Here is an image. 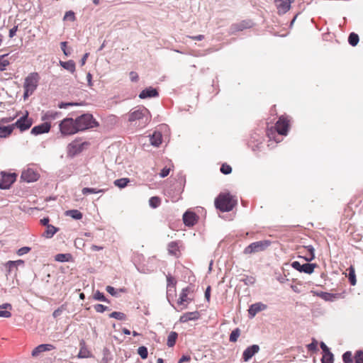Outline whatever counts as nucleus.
Wrapping results in <instances>:
<instances>
[{
  "mask_svg": "<svg viewBox=\"0 0 363 363\" xmlns=\"http://www.w3.org/2000/svg\"><path fill=\"white\" fill-rule=\"evenodd\" d=\"M151 121V114L149 110L144 106H138L133 108L128 113V121L134 123L135 125L145 128Z\"/></svg>",
  "mask_w": 363,
  "mask_h": 363,
  "instance_id": "obj_1",
  "label": "nucleus"
},
{
  "mask_svg": "<svg viewBox=\"0 0 363 363\" xmlns=\"http://www.w3.org/2000/svg\"><path fill=\"white\" fill-rule=\"evenodd\" d=\"M237 204V200L230 194H220L215 200V206L222 212H229Z\"/></svg>",
  "mask_w": 363,
  "mask_h": 363,
  "instance_id": "obj_2",
  "label": "nucleus"
},
{
  "mask_svg": "<svg viewBox=\"0 0 363 363\" xmlns=\"http://www.w3.org/2000/svg\"><path fill=\"white\" fill-rule=\"evenodd\" d=\"M78 131L99 126L98 122L89 113L82 114L75 119Z\"/></svg>",
  "mask_w": 363,
  "mask_h": 363,
  "instance_id": "obj_3",
  "label": "nucleus"
},
{
  "mask_svg": "<svg viewBox=\"0 0 363 363\" xmlns=\"http://www.w3.org/2000/svg\"><path fill=\"white\" fill-rule=\"evenodd\" d=\"M60 133L63 136L72 135L78 133L76 121L72 118H65L59 124Z\"/></svg>",
  "mask_w": 363,
  "mask_h": 363,
  "instance_id": "obj_4",
  "label": "nucleus"
},
{
  "mask_svg": "<svg viewBox=\"0 0 363 363\" xmlns=\"http://www.w3.org/2000/svg\"><path fill=\"white\" fill-rule=\"evenodd\" d=\"M271 245L269 240H259L249 245L244 250V253L246 255L256 253L264 251Z\"/></svg>",
  "mask_w": 363,
  "mask_h": 363,
  "instance_id": "obj_5",
  "label": "nucleus"
},
{
  "mask_svg": "<svg viewBox=\"0 0 363 363\" xmlns=\"http://www.w3.org/2000/svg\"><path fill=\"white\" fill-rule=\"evenodd\" d=\"M40 76L38 72L30 73L25 79L23 89L35 91L38 86Z\"/></svg>",
  "mask_w": 363,
  "mask_h": 363,
  "instance_id": "obj_6",
  "label": "nucleus"
},
{
  "mask_svg": "<svg viewBox=\"0 0 363 363\" xmlns=\"http://www.w3.org/2000/svg\"><path fill=\"white\" fill-rule=\"evenodd\" d=\"M88 145L89 143L86 142L82 143L79 140H74L67 145L68 156L74 157L80 153Z\"/></svg>",
  "mask_w": 363,
  "mask_h": 363,
  "instance_id": "obj_7",
  "label": "nucleus"
},
{
  "mask_svg": "<svg viewBox=\"0 0 363 363\" xmlns=\"http://www.w3.org/2000/svg\"><path fill=\"white\" fill-rule=\"evenodd\" d=\"M33 124V120L28 118V113L26 111V114L21 116L16 121L15 123H13V128H19L21 131H25L29 129Z\"/></svg>",
  "mask_w": 363,
  "mask_h": 363,
  "instance_id": "obj_8",
  "label": "nucleus"
},
{
  "mask_svg": "<svg viewBox=\"0 0 363 363\" xmlns=\"http://www.w3.org/2000/svg\"><path fill=\"white\" fill-rule=\"evenodd\" d=\"M316 264L305 263L300 264L298 261H294L291 263V267L300 272H304L311 274L313 272L314 269L316 267Z\"/></svg>",
  "mask_w": 363,
  "mask_h": 363,
  "instance_id": "obj_9",
  "label": "nucleus"
},
{
  "mask_svg": "<svg viewBox=\"0 0 363 363\" xmlns=\"http://www.w3.org/2000/svg\"><path fill=\"white\" fill-rule=\"evenodd\" d=\"M39 178L38 172L33 168L28 167L24 169L21 176V179L28 183L34 182Z\"/></svg>",
  "mask_w": 363,
  "mask_h": 363,
  "instance_id": "obj_10",
  "label": "nucleus"
},
{
  "mask_svg": "<svg viewBox=\"0 0 363 363\" xmlns=\"http://www.w3.org/2000/svg\"><path fill=\"white\" fill-rule=\"evenodd\" d=\"M1 179L0 181V189H8L11 185L16 181L15 174H6L1 172Z\"/></svg>",
  "mask_w": 363,
  "mask_h": 363,
  "instance_id": "obj_11",
  "label": "nucleus"
},
{
  "mask_svg": "<svg viewBox=\"0 0 363 363\" xmlns=\"http://www.w3.org/2000/svg\"><path fill=\"white\" fill-rule=\"evenodd\" d=\"M289 120L284 116H281L279 121L276 123L277 131L280 135H286L289 129Z\"/></svg>",
  "mask_w": 363,
  "mask_h": 363,
  "instance_id": "obj_12",
  "label": "nucleus"
},
{
  "mask_svg": "<svg viewBox=\"0 0 363 363\" xmlns=\"http://www.w3.org/2000/svg\"><path fill=\"white\" fill-rule=\"evenodd\" d=\"M259 351V347L257 345H252L247 347L242 353V359L245 362H248L255 354Z\"/></svg>",
  "mask_w": 363,
  "mask_h": 363,
  "instance_id": "obj_13",
  "label": "nucleus"
},
{
  "mask_svg": "<svg viewBox=\"0 0 363 363\" xmlns=\"http://www.w3.org/2000/svg\"><path fill=\"white\" fill-rule=\"evenodd\" d=\"M291 4L290 0H275V5L278 10V13H286L290 9Z\"/></svg>",
  "mask_w": 363,
  "mask_h": 363,
  "instance_id": "obj_14",
  "label": "nucleus"
},
{
  "mask_svg": "<svg viewBox=\"0 0 363 363\" xmlns=\"http://www.w3.org/2000/svg\"><path fill=\"white\" fill-rule=\"evenodd\" d=\"M51 125L49 123H43L38 125L34 126L31 129V134L38 135L43 133H48L50 130Z\"/></svg>",
  "mask_w": 363,
  "mask_h": 363,
  "instance_id": "obj_15",
  "label": "nucleus"
},
{
  "mask_svg": "<svg viewBox=\"0 0 363 363\" xmlns=\"http://www.w3.org/2000/svg\"><path fill=\"white\" fill-rule=\"evenodd\" d=\"M200 318L199 312L197 311L193 312H187L180 316V323H186L189 320H196Z\"/></svg>",
  "mask_w": 363,
  "mask_h": 363,
  "instance_id": "obj_16",
  "label": "nucleus"
},
{
  "mask_svg": "<svg viewBox=\"0 0 363 363\" xmlns=\"http://www.w3.org/2000/svg\"><path fill=\"white\" fill-rule=\"evenodd\" d=\"M55 347L51 344H42L34 348V350L32 351V356L33 357H37L38 356L41 352H45V351H50L53 350Z\"/></svg>",
  "mask_w": 363,
  "mask_h": 363,
  "instance_id": "obj_17",
  "label": "nucleus"
},
{
  "mask_svg": "<svg viewBox=\"0 0 363 363\" xmlns=\"http://www.w3.org/2000/svg\"><path fill=\"white\" fill-rule=\"evenodd\" d=\"M157 96H158V92H157V89H154L151 86L145 89L139 94V97L142 99H144L146 98L156 97Z\"/></svg>",
  "mask_w": 363,
  "mask_h": 363,
  "instance_id": "obj_18",
  "label": "nucleus"
},
{
  "mask_svg": "<svg viewBox=\"0 0 363 363\" xmlns=\"http://www.w3.org/2000/svg\"><path fill=\"white\" fill-rule=\"evenodd\" d=\"M162 141V133L159 131H155L152 135H150V143L155 147H158Z\"/></svg>",
  "mask_w": 363,
  "mask_h": 363,
  "instance_id": "obj_19",
  "label": "nucleus"
},
{
  "mask_svg": "<svg viewBox=\"0 0 363 363\" xmlns=\"http://www.w3.org/2000/svg\"><path fill=\"white\" fill-rule=\"evenodd\" d=\"M196 214L193 212L186 211L183 215V220L186 225H194L196 222Z\"/></svg>",
  "mask_w": 363,
  "mask_h": 363,
  "instance_id": "obj_20",
  "label": "nucleus"
},
{
  "mask_svg": "<svg viewBox=\"0 0 363 363\" xmlns=\"http://www.w3.org/2000/svg\"><path fill=\"white\" fill-rule=\"evenodd\" d=\"M266 306L262 303H256L252 304L248 310V313L250 317H254L257 313L264 310Z\"/></svg>",
  "mask_w": 363,
  "mask_h": 363,
  "instance_id": "obj_21",
  "label": "nucleus"
},
{
  "mask_svg": "<svg viewBox=\"0 0 363 363\" xmlns=\"http://www.w3.org/2000/svg\"><path fill=\"white\" fill-rule=\"evenodd\" d=\"M188 291H189V289L188 288H185V289H183L180 295H179V298L177 301V303L180 306H184V307L182 308H186V305L184 306V303L185 302H188L189 301V298H188Z\"/></svg>",
  "mask_w": 363,
  "mask_h": 363,
  "instance_id": "obj_22",
  "label": "nucleus"
},
{
  "mask_svg": "<svg viewBox=\"0 0 363 363\" xmlns=\"http://www.w3.org/2000/svg\"><path fill=\"white\" fill-rule=\"evenodd\" d=\"M251 27V23L247 21H242L239 23L233 24L231 26L233 32L241 31L245 28Z\"/></svg>",
  "mask_w": 363,
  "mask_h": 363,
  "instance_id": "obj_23",
  "label": "nucleus"
},
{
  "mask_svg": "<svg viewBox=\"0 0 363 363\" xmlns=\"http://www.w3.org/2000/svg\"><path fill=\"white\" fill-rule=\"evenodd\" d=\"M58 231V228L52 225H48L43 236L46 238H51Z\"/></svg>",
  "mask_w": 363,
  "mask_h": 363,
  "instance_id": "obj_24",
  "label": "nucleus"
},
{
  "mask_svg": "<svg viewBox=\"0 0 363 363\" xmlns=\"http://www.w3.org/2000/svg\"><path fill=\"white\" fill-rule=\"evenodd\" d=\"M13 124L8 126L0 125V138H6L11 134L13 130Z\"/></svg>",
  "mask_w": 363,
  "mask_h": 363,
  "instance_id": "obj_25",
  "label": "nucleus"
},
{
  "mask_svg": "<svg viewBox=\"0 0 363 363\" xmlns=\"http://www.w3.org/2000/svg\"><path fill=\"white\" fill-rule=\"evenodd\" d=\"M60 65L72 73L75 71V63L73 60H68L67 62L60 61Z\"/></svg>",
  "mask_w": 363,
  "mask_h": 363,
  "instance_id": "obj_26",
  "label": "nucleus"
},
{
  "mask_svg": "<svg viewBox=\"0 0 363 363\" xmlns=\"http://www.w3.org/2000/svg\"><path fill=\"white\" fill-rule=\"evenodd\" d=\"M177 337H178L177 333H176L174 331L170 332L167 337V346L169 347H172L175 345Z\"/></svg>",
  "mask_w": 363,
  "mask_h": 363,
  "instance_id": "obj_27",
  "label": "nucleus"
},
{
  "mask_svg": "<svg viewBox=\"0 0 363 363\" xmlns=\"http://www.w3.org/2000/svg\"><path fill=\"white\" fill-rule=\"evenodd\" d=\"M348 271H349V273H348L349 281H350L351 285L354 286L357 283L354 268L352 266H350L348 269Z\"/></svg>",
  "mask_w": 363,
  "mask_h": 363,
  "instance_id": "obj_28",
  "label": "nucleus"
},
{
  "mask_svg": "<svg viewBox=\"0 0 363 363\" xmlns=\"http://www.w3.org/2000/svg\"><path fill=\"white\" fill-rule=\"evenodd\" d=\"M309 253L308 256L305 257V259L308 262H311L315 258V249L312 245H307L303 247Z\"/></svg>",
  "mask_w": 363,
  "mask_h": 363,
  "instance_id": "obj_29",
  "label": "nucleus"
},
{
  "mask_svg": "<svg viewBox=\"0 0 363 363\" xmlns=\"http://www.w3.org/2000/svg\"><path fill=\"white\" fill-rule=\"evenodd\" d=\"M7 55H3L0 56V71H4L10 63L6 57Z\"/></svg>",
  "mask_w": 363,
  "mask_h": 363,
  "instance_id": "obj_30",
  "label": "nucleus"
},
{
  "mask_svg": "<svg viewBox=\"0 0 363 363\" xmlns=\"http://www.w3.org/2000/svg\"><path fill=\"white\" fill-rule=\"evenodd\" d=\"M67 216H69L72 218L79 220L82 218V213L78 210H69L66 212Z\"/></svg>",
  "mask_w": 363,
  "mask_h": 363,
  "instance_id": "obj_31",
  "label": "nucleus"
},
{
  "mask_svg": "<svg viewBox=\"0 0 363 363\" xmlns=\"http://www.w3.org/2000/svg\"><path fill=\"white\" fill-rule=\"evenodd\" d=\"M130 180L128 178H121L114 181V184L119 188H124L129 183Z\"/></svg>",
  "mask_w": 363,
  "mask_h": 363,
  "instance_id": "obj_32",
  "label": "nucleus"
},
{
  "mask_svg": "<svg viewBox=\"0 0 363 363\" xmlns=\"http://www.w3.org/2000/svg\"><path fill=\"white\" fill-rule=\"evenodd\" d=\"M348 42L352 46H355L359 43V36L354 33H351L348 38Z\"/></svg>",
  "mask_w": 363,
  "mask_h": 363,
  "instance_id": "obj_33",
  "label": "nucleus"
},
{
  "mask_svg": "<svg viewBox=\"0 0 363 363\" xmlns=\"http://www.w3.org/2000/svg\"><path fill=\"white\" fill-rule=\"evenodd\" d=\"M240 335V330L239 328H235L231 332L229 340L232 342H235L238 340V338L239 337Z\"/></svg>",
  "mask_w": 363,
  "mask_h": 363,
  "instance_id": "obj_34",
  "label": "nucleus"
},
{
  "mask_svg": "<svg viewBox=\"0 0 363 363\" xmlns=\"http://www.w3.org/2000/svg\"><path fill=\"white\" fill-rule=\"evenodd\" d=\"M70 257V254H57L55 255V259L57 262H63L69 261Z\"/></svg>",
  "mask_w": 363,
  "mask_h": 363,
  "instance_id": "obj_35",
  "label": "nucleus"
},
{
  "mask_svg": "<svg viewBox=\"0 0 363 363\" xmlns=\"http://www.w3.org/2000/svg\"><path fill=\"white\" fill-rule=\"evenodd\" d=\"M106 291L110 294L113 296H118V291L124 292V289H120L118 290H116L114 287L111 286H107L106 288Z\"/></svg>",
  "mask_w": 363,
  "mask_h": 363,
  "instance_id": "obj_36",
  "label": "nucleus"
},
{
  "mask_svg": "<svg viewBox=\"0 0 363 363\" xmlns=\"http://www.w3.org/2000/svg\"><path fill=\"white\" fill-rule=\"evenodd\" d=\"M60 113L53 111H47L45 114L44 118L47 120H54L57 118Z\"/></svg>",
  "mask_w": 363,
  "mask_h": 363,
  "instance_id": "obj_37",
  "label": "nucleus"
},
{
  "mask_svg": "<svg viewBox=\"0 0 363 363\" xmlns=\"http://www.w3.org/2000/svg\"><path fill=\"white\" fill-rule=\"evenodd\" d=\"M110 318H113L120 320H124L126 318V315L121 312L114 311L109 315Z\"/></svg>",
  "mask_w": 363,
  "mask_h": 363,
  "instance_id": "obj_38",
  "label": "nucleus"
},
{
  "mask_svg": "<svg viewBox=\"0 0 363 363\" xmlns=\"http://www.w3.org/2000/svg\"><path fill=\"white\" fill-rule=\"evenodd\" d=\"M168 251L169 254L176 255L178 251V245L176 242H171L168 244Z\"/></svg>",
  "mask_w": 363,
  "mask_h": 363,
  "instance_id": "obj_39",
  "label": "nucleus"
},
{
  "mask_svg": "<svg viewBox=\"0 0 363 363\" xmlns=\"http://www.w3.org/2000/svg\"><path fill=\"white\" fill-rule=\"evenodd\" d=\"M138 353L140 356V357L143 359H145L148 355V351L146 347L141 346L138 349Z\"/></svg>",
  "mask_w": 363,
  "mask_h": 363,
  "instance_id": "obj_40",
  "label": "nucleus"
},
{
  "mask_svg": "<svg viewBox=\"0 0 363 363\" xmlns=\"http://www.w3.org/2000/svg\"><path fill=\"white\" fill-rule=\"evenodd\" d=\"M149 204L152 208H157L160 204V199L157 196H152L149 200Z\"/></svg>",
  "mask_w": 363,
  "mask_h": 363,
  "instance_id": "obj_41",
  "label": "nucleus"
},
{
  "mask_svg": "<svg viewBox=\"0 0 363 363\" xmlns=\"http://www.w3.org/2000/svg\"><path fill=\"white\" fill-rule=\"evenodd\" d=\"M342 360L344 363H353L352 352L350 351L345 352L342 355Z\"/></svg>",
  "mask_w": 363,
  "mask_h": 363,
  "instance_id": "obj_42",
  "label": "nucleus"
},
{
  "mask_svg": "<svg viewBox=\"0 0 363 363\" xmlns=\"http://www.w3.org/2000/svg\"><path fill=\"white\" fill-rule=\"evenodd\" d=\"M94 298L97 301L108 302L104 294L99 291H96L94 294Z\"/></svg>",
  "mask_w": 363,
  "mask_h": 363,
  "instance_id": "obj_43",
  "label": "nucleus"
},
{
  "mask_svg": "<svg viewBox=\"0 0 363 363\" xmlns=\"http://www.w3.org/2000/svg\"><path fill=\"white\" fill-rule=\"evenodd\" d=\"M82 191L83 194H98V193L102 192L103 190L97 189H94V188L85 187V188L82 189Z\"/></svg>",
  "mask_w": 363,
  "mask_h": 363,
  "instance_id": "obj_44",
  "label": "nucleus"
},
{
  "mask_svg": "<svg viewBox=\"0 0 363 363\" xmlns=\"http://www.w3.org/2000/svg\"><path fill=\"white\" fill-rule=\"evenodd\" d=\"M334 355L333 353H330L329 355H323L321 359L322 363H333Z\"/></svg>",
  "mask_w": 363,
  "mask_h": 363,
  "instance_id": "obj_45",
  "label": "nucleus"
},
{
  "mask_svg": "<svg viewBox=\"0 0 363 363\" xmlns=\"http://www.w3.org/2000/svg\"><path fill=\"white\" fill-rule=\"evenodd\" d=\"M63 19L65 21H75L74 13L72 11H67L64 16Z\"/></svg>",
  "mask_w": 363,
  "mask_h": 363,
  "instance_id": "obj_46",
  "label": "nucleus"
},
{
  "mask_svg": "<svg viewBox=\"0 0 363 363\" xmlns=\"http://www.w3.org/2000/svg\"><path fill=\"white\" fill-rule=\"evenodd\" d=\"M220 172L224 174H228L231 173L232 168L230 165H228L227 164H223L220 167Z\"/></svg>",
  "mask_w": 363,
  "mask_h": 363,
  "instance_id": "obj_47",
  "label": "nucleus"
},
{
  "mask_svg": "<svg viewBox=\"0 0 363 363\" xmlns=\"http://www.w3.org/2000/svg\"><path fill=\"white\" fill-rule=\"evenodd\" d=\"M319 296L325 301H332L334 297L333 294L327 292H321Z\"/></svg>",
  "mask_w": 363,
  "mask_h": 363,
  "instance_id": "obj_48",
  "label": "nucleus"
},
{
  "mask_svg": "<svg viewBox=\"0 0 363 363\" xmlns=\"http://www.w3.org/2000/svg\"><path fill=\"white\" fill-rule=\"evenodd\" d=\"M167 288L174 287L176 285V281L174 277L170 275L167 276Z\"/></svg>",
  "mask_w": 363,
  "mask_h": 363,
  "instance_id": "obj_49",
  "label": "nucleus"
},
{
  "mask_svg": "<svg viewBox=\"0 0 363 363\" xmlns=\"http://www.w3.org/2000/svg\"><path fill=\"white\" fill-rule=\"evenodd\" d=\"M317 345V341L313 339V342L307 345V348L309 351L316 352L318 350Z\"/></svg>",
  "mask_w": 363,
  "mask_h": 363,
  "instance_id": "obj_50",
  "label": "nucleus"
},
{
  "mask_svg": "<svg viewBox=\"0 0 363 363\" xmlns=\"http://www.w3.org/2000/svg\"><path fill=\"white\" fill-rule=\"evenodd\" d=\"M94 309L98 313H104L106 311L108 310V308L102 304H96L94 306Z\"/></svg>",
  "mask_w": 363,
  "mask_h": 363,
  "instance_id": "obj_51",
  "label": "nucleus"
},
{
  "mask_svg": "<svg viewBox=\"0 0 363 363\" xmlns=\"http://www.w3.org/2000/svg\"><path fill=\"white\" fill-rule=\"evenodd\" d=\"M355 363H363V352L357 351L355 354Z\"/></svg>",
  "mask_w": 363,
  "mask_h": 363,
  "instance_id": "obj_52",
  "label": "nucleus"
},
{
  "mask_svg": "<svg viewBox=\"0 0 363 363\" xmlns=\"http://www.w3.org/2000/svg\"><path fill=\"white\" fill-rule=\"evenodd\" d=\"M30 250L31 249L29 247H23L18 250L17 254L18 256H22V255L29 252L30 251Z\"/></svg>",
  "mask_w": 363,
  "mask_h": 363,
  "instance_id": "obj_53",
  "label": "nucleus"
},
{
  "mask_svg": "<svg viewBox=\"0 0 363 363\" xmlns=\"http://www.w3.org/2000/svg\"><path fill=\"white\" fill-rule=\"evenodd\" d=\"M79 103H65V102H61L58 104V107L60 108H67L69 106H79Z\"/></svg>",
  "mask_w": 363,
  "mask_h": 363,
  "instance_id": "obj_54",
  "label": "nucleus"
},
{
  "mask_svg": "<svg viewBox=\"0 0 363 363\" xmlns=\"http://www.w3.org/2000/svg\"><path fill=\"white\" fill-rule=\"evenodd\" d=\"M245 285H253L255 282V278L253 277H247L242 279Z\"/></svg>",
  "mask_w": 363,
  "mask_h": 363,
  "instance_id": "obj_55",
  "label": "nucleus"
},
{
  "mask_svg": "<svg viewBox=\"0 0 363 363\" xmlns=\"http://www.w3.org/2000/svg\"><path fill=\"white\" fill-rule=\"evenodd\" d=\"M320 348L322 349L323 352H324V355H329L330 353H332L328 346L323 342H320Z\"/></svg>",
  "mask_w": 363,
  "mask_h": 363,
  "instance_id": "obj_56",
  "label": "nucleus"
},
{
  "mask_svg": "<svg viewBox=\"0 0 363 363\" xmlns=\"http://www.w3.org/2000/svg\"><path fill=\"white\" fill-rule=\"evenodd\" d=\"M169 172H170L169 168H167V167L163 168L160 173V177L164 178V177H167L169 174Z\"/></svg>",
  "mask_w": 363,
  "mask_h": 363,
  "instance_id": "obj_57",
  "label": "nucleus"
},
{
  "mask_svg": "<svg viewBox=\"0 0 363 363\" xmlns=\"http://www.w3.org/2000/svg\"><path fill=\"white\" fill-rule=\"evenodd\" d=\"M61 49L63 51L64 54L66 56H68L70 55V52H67V42H62L60 43Z\"/></svg>",
  "mask_w": 363,
  "mask_h": 363,
  "instance_id": "obj_58",
  "label": "nucleus"
},
{
  "mask_svg": "<svg viewBox=\"0 0 363 363\" xmlns=\"http://www.w3.org/2000/svg\"><path fill=\"white\" fill-rule=\"evenodd\" d=\"M11 316V313L9 311H0V317L3 318H10Z\"/></svg>",
  "mask_w": 363,
  "mask_h": 363,
  "instance_id": "obj_59",
  "label": "nucleus"
},
{
  "mask_svg": "<svg viewBox=\"0 0 363 363\" xmlns=\"http://www.w3.org/2000/svg\"><path fill=\"white\" fill-rule=\"evenodd\" d=\"M130 78L132 82H137L138 79V75L135 72H130Z\"/></svg>",
  "mask_w": 363,
  "mask_h": 363,
  "instance_id": "obj_60",
  "label": "nucleus"
},
{
  "mask_svg": "<svg viewBox=\"0 0 363 363\" xmlns=\"http://www.w3.org/2000/svg\"><path fill=\"white\" fill-rule=\"evenodd\" d=\"M17 30H18L17 26L11 28L9 30V38H13L16 35Z\"/></svg>",
  "mask_w": 363,
  "mask_h": 363,
  "instance_id": "obj_61",
  "label": "nucleus"
},
{
  "mask_svg": "<svg viewBox=\"0 0 363 363\" xmlns=\"http://www.w3.org/2000/svg\"><path fill=\"white\" fill-rule=\"evenodd\" d=\"M13 119H14V118H12V117L2 118L0 120V123H10L11 121H12Z\"/></svg>",
  "mask_w": 363,
  "mask_h": 363,
  "instance_id": "obj_62",
  "label": "nucleus"
},
{
  "mask_svg": "<svg viewBox=\"0 0 363 363\" xmlns=\"http://www.w3.org/2000/svg\"><path fill=\"white\" fill-rule=\"evenodd\" d=\"M188 38L192 39V40H202L204 39V35H195V36H189L188 35L187 36Z\"/></svg>",
  "mask_w": 363,
  "mask_h": 363,
  "instance_id": "obj_63",
  "label": "nucleus"
},
{
  "mask_svg": "<svg viewBox=\"0 0 363 363\" xmlns=\"http://www.w3.org/2000/svg\"><path fill=\"white\" fill-rule=\"evenodd\" d=\"M190 359H191V357H190V356H189V355H184V356H182V357L179 359V360L178 363H183V362H188V361H189Z\"/></svg>",
  "mask_w": 363,
  "mask_h": 363,
  "instance_id": "obj_64",
  "label": "nucleus"
}]
</instances>
